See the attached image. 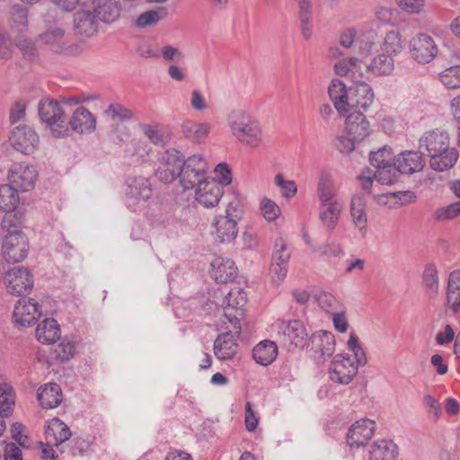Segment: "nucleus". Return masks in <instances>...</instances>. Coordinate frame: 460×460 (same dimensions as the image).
I'll list each match as a JSON object with an SVG mask.
<instances>
[{"mask_svg": "<svg viewBox=\"0 0 460 460\" xmlns=\"http://www.w3.org/2000/svg\"><path fill=\"white\" fill-rule=\"evenodd\" d=\"M419 149L427 154L430 167L437 172L451 169L459 158L457 149L450 146L448 132L440 128L425 131L419 138Z\"/></svg>", "mask_w": 460, "mask_h": 460, "instance_id": "obj_1", "label": "nucleus"}, {"mask_svg": "<svg viewBox=\"0 0 460 460\" xmlns=\"http://www.w3.org/2000/svg\"><path fill=\"white\" fill-rule=\"evenodd\" d=\"M367 362L363 347H347L337 354L330 367V378L339 384L348 385L358 373V368Z\"/></svg>", "mask_w": 460, "mask_h": 460, "instance_id": "obj_2", "label": "nucleus"}, {"mask_svg": "<svg viewBox=\"0 0 460 460\" xmlns=\"http://www.w3.org/2000/svg\"><path fill=\"white\" fill-rule=\"evenodd\" d=\"M228 126L234 137L251 147L261 143V130L259 123L243 110H234L227 117Z\"/></svg>", "mask_w": 460, "mask_h": 460, "instance_id": "obj_3", "label": "nucleus"}, {"mask_svg": "<svg viewBox=\"0 0 460 460\" xmlns=\"http://www.w3.org/2000/svg\"><path fill=\"white\" fill-rule=\"evenodd\" d=\"M243 217L240 201L234 198L229 201L225 215L217 216L212 222V234L220 243H231L238 234L237 224Z\"/></svg>", "mask_w": 460, "mask_h": 460, "instance_id": "obj_4", "label": "nucleus"}, {"mask_svg": "<svg viewBox=\"0 0 460 460\" xmlns=\"http://www.w3.org/2000/svg\"><path fill=\"white\" fill-rule=\"evenodd\" d=\"M38 112L55 137L69 135L67 118L58 102L54 99L41 100L38 105Z\"/></svg>", "mask_w": 460, "mask_h": 460, "instance_id": "obj_5", "label": "nucleus"}, {"mask_svg": "<svg viewBox=\"0 0 460 460\" xmlns=\"http://www.w3.org/2000/svg\"><path fill=\"white\" fill-rule=\"evenodd\" d=\"M208 169V164L201 155L196 154L187 159L182 156L179 171V181L182 189L190 190L207 179L205 175Z\"/></svg>", "mask_w": 460, "mask_h": 460, "instance_id": "obj_6", "label": "nucleus"}, {"mask_svg": "<svg viewBox=\"0 0 460 460\" xmlns=\"http://www.w3.org/2000/svg\"><path fill=\"white\" fill-rule=\"evenodd\" d=\"M182 162V155L175 148L165 150L159 158V165L155 177L161 182L171 183L179 179V171Z\"/></svg>", "mask_w": 460, "mask_h": 460, "instance_id": "obj_7", "label": "nucleus"}, {"mask_svg": "<svg viewBox=\"0 0 460 460\" xmlns=\"http://www.w3.org/2000/svg\"><path fill=\"white\" fill-rule=\"evenodd\" d=\"M6 290L13 296L30 293L33 288V279L30 271L23 267H13L4 277Z\"/></svg>", "mask_w": 460, "mask_h": 460, "instance_id": "obj_8", "label": "nucleus"}, {"mask_svg": "<svg viewBox=\"0 0 460 460\" xmlns=\"http://www.w3.org/2000/svg\"><path fill=\"white\" fill-rule=\"evenodd\" d=\"M247 303L245 292L236 287L232 288L224 297L222 306L224 308V315L229 323L238 324L244 317V306Z\"/></svg>", "mask_w": 460, "mask_h": 460, "instance_id": "obj_9", "label": "nucleus"}, {"mask_svg": "<svg viewBox=\"0 0 460 460\" xmlns=\"http://www.w3.org/2000/svg\"><path fill=\"white\" fill-rule=\"evenodd\" d=\"M2 249L4 257L8 262H19L27 256V238L19 230L10 231L4 236Z\"/></svg>", "mask_w": 460, "mask_h": 460, "instance_id": "obj_10", "label": "nucleus"}, {"mask_svg": "<svg viewBox=\"0 0 460 460\" xmlns=\"http://www.w3.org/2000/svg\"><path fill=\"white\" fill-rule=\"evenodd\" d=\"M438 52V46L434 40L426 33H418L410 41L411 58L420 64L431 62Z\"/></svg>", "mask_w": 460, "mask_h": 460, "instance_id": "obj_11", "label": "nucleus"}, {"mask_svg": "<svg viewBox=\"0 0 460 460\" xmlns=\"http://www.w3.org/2000/svg\"><path fill=\"white\" fill-rule=\"evenodd\" d=\"M271 332L283 338L280 342H289L291 345H298L307 337L305 328L300 320L287 322L278 319L271 325Z\"/></svg>", "mask_w": 460, "mask_h": 460, "instance_id": "obj_12", "label": "nucleus"}, {"mask_svg": "<svg viewBox=\"0 0 460 460\" xmlns=\"http://www.w3.org/2000/svg\"><path fill=\"white\" fill-rule=\"evenodd\" d=\"M9 140L13 148L22 154H32L38 147L40 138L35 130L28 126L15 127Z\"/></svg>", "mask_w": 460, "mask_h": 460, "instance_id": "obj_13", "label": "nucleus"}, {"mask_svg": "<svg viewBox=\"0 0 460 460\" xmlns=\"http://www.w3.org/2000/svg\"><path fill=\"white\" fill-rule=\"evenodd\" d=\"M38 172L33 165L27 164H14L10 169V183L23 192L31 190L37 181Z\"/></svg>", "mask_w": 460, "mask_h": 460, "instance_id": "obj_14", "label": "nucleus"}, {"mask_svg": "<svg viewBox=\"0 0 460 460\" xmlns=\"http://www.w3.org/2000/svg\"><path fill=\"white\" fill-rule=\"evenodd\" d=\"M152 194L153 190L147 178L138 176L128 180L126 199L128 206L132 209L136 210V207L146 202Z\"/></svg>", "mask_w": 460, "mask_h": 460, "instance_id": "obj_15", "label": "nucleus"}, {"mask_svg": "<svg viewBox=\"0 0 460 460\" xmlns=\"http://www.w3.org/2000/svg\"><path fill=\"white\" fill-rule=\"evenodd\" d=\"M224 194L223 188L215 179H204L196 186L195 199L204 208H214L218 205Z\"/></svg>", "mask_w": 460, "mask_h": 460, "instance_id": "obj_16", "label": "nucleus"}, {"mask_svg": "<svg viewBox=\"0 0 460 460\" xmlns=\"http://www.w3.org/2000/svg\"><path fill=\"white\" fill-rule=\"evenodd\" d=\"M374 101V92L365 82H357L354 88H350V96L348 102V114L365 111Z\"/></svg>", "mask_w": 460, "mask_h": 460, "instance_id": "obj_17", "label": "nucleus"}, {"mask_svg": "<svg viewBox=\"0 0 460 460\" xmlns=\"http://www.w3.org/2000/svg\"><path fill=\"white\" fill-rule=\"evenodd\" d=\"M40 305L33 299H20L13 310V320L16 325L26 327L34 324L41 316Z\"/></svg>", "mask_w": 460, "mask_h": 460, "instance_id": "obj_18", "label": "nucleus"}, {"mask_svg": "<svg viewBox=\"0 0 460 460\" xmlns=\"http://www.w3.org/2000/svg\"><path fill=\"white\" fill-rule=\"evenodd\" d=\"M376 423L370 419L356 420L349 429L348 443L350 447H364L374 436Z\"/></svg>", "mask_w": 460, "mask_h": 460, "instance_id": "obj_19", "label": "nucleus"}, {"mask_svg": "<svg viewBox=\"0 0 460 460\" xmlns=\"http://www.w3.org/2000/svg\"><path fill=\"white\" fill-rule=\"evenodd\" d=\"M346 131L357 143L365 141L372 133V128L367 117L361 112L346 114Z\"/></svg>", "mask_w": 460, "mask_h": 460, "instance_id": "obj_20", "label": "nucleus"}, {"mask_svg": "<svg viewBox=\"0 0 460 460\" xmlns=\"http://www.w3.org/2000/svg\"><path fill=\"white\" fill-rule=\"evenodd\" d=\"M67 123L69 130L79 134H89L96 128L95 116L83 106L75 109Z\"/></svg>", "mask_w": 460, "mask_h": 460, "instance_id": "obj_21", "label": "nucleus"}, {"mask_svg": "<svg viewBox=\"0 0 460 460\" xmlns=\"http://www.w3.org/2000/svg\"><path fill=\"white\" fill-rule=\"evenodd\" d=\"M91 9L100 22L111 23L119 19L121 5L119 0H93Z\"/></svg>", "mask_w": 460, "mask_h": 460, "instance_id": "obj_22", "label": "nucleus"}, {"mask_svg": "<svg viewBox=\"0 0 460 460\" xmlns=\"http://www.w3.org/2000/svg\"><path fill=\"white\" fill-rule=\"evenodd\" d=\"M343 208V201L319 205V219L326 232L332 233L334 231Z\"/></svg>", "mask_w": 460, "mask_h": 460, "instance_id": "obj_23", "label": "nucleus"}, {"mask_svg": "<svg viewBox=\"0 0 460 460\" xmlns=\"http://www.w3.org/2000/svg\"><path fill=\"white\" fill-rule=\"evenodd\" d=\"M328 94L338 113L341 116L348 114V102L350 96V88L347 89L342 81L334 79L329 85Z\"/></svg>", "mask_w": 460, "mask_h": 460, "instance_id": "obj_24", "label": "nucleus"}, {"mask_svg": "<svg viewBox=\"0 0 460 460\" xmlns=\"http://www.w3.org/2000/svg\"><path fill=\"white\" fill-rule=\"evenodd\" d=\"M99 22L91 8L83 9L74 15V29L76 33L90 37L97 31Z\"/></svg>", "mask_w": 460, "mask_h": 460, "instance_id": "obj_25", "label": "nucleus"}, {"mask_svg": "<svg viewBox=\"0 0 460 460\" xmlns=\"http://www.w3.org/2000/svg\"><path fill=\"white\" fill-rule=\"evenodd\" d=\"M211 276L220 283L233 281L237 275V268L233 260L217 257L211 262Z\"/></svg>", "mask_w": 460, "mask_h": 460, "instance_id": "obj_26", "label": "nucleus"}, {"mask_svg": "<svg viewBox=\"0 0 460 460\" xmlns=\"http://www.w3.org/2000/svg\"><path fill=\"white\" fill-rule=\"evenodd\" d=\"M399 456L397 445L391 439L376 440L369 447L368 460H396Z\"/></svg>", "mask_w": 460, "mask_h": 460, "instance_id": "obj_27", "label": "nucleus"}, {"mask_svg": "<svg viewBox=\"0 0 460 460\" xmlns=\"http://www.w3.org/2000/svg\"><path fill=\"white\" fill-rule=\"evenodd\" d=\"M395 164L402 173L411 174L420 172L425 165L423 153L419 151H404L395 159Z\"/></svg>", "mask_w": 460, "mask_h": 460, "instance_id": "obj_28", "label": "nucleus"}, {"mask_svg": "<svg viewBox=\"0 0 460 460\" xmlns=\"http://www.w3.org/2000/svg\"><path fill=\"white\" fill-rule=\"evenodd\" d=\"M45 437L49 444H54L58 447L70 438L71 432L65 422L54 418L48 421L45 426Z\"/></svg>", "mask_w": 460, "mask_h": 460, "instance_id": "obj_29", "label": "nucleus"}, {"mask_svg": "<svg viewBox=\"0 0 460 460\" xmlns=\"http://www.w3.org/2000/svg\"><path fill=\"white\" fill-rule=\"evenodd\" d=\"M367 200L364 194H356L350 201V216L355 226L365 234L367 226L366 213Z\"/></svg>", "mask_w": 460, "mask_h": 460, "instance_id": "obj_30", "label": "nucleus"}, {"mask_svg": "<svg viewBox=\"0 0 460 460\" xmlns=\"http://www.w3.org/2000/svg\"><path fill=\"white\" fill-rule=\"evenodd\" d=\"M40 405L46 409H53L62 402V391L55 383H49L38 389L37 394Z\"/></svg>", "mask_w": 460, "mask_h": 460, "instance_id": "obj_31", "label": "nucleus"}, {"mask_svg": "<svg viewBox=\"0 0 460 460\" xmlns=\"http://www.w3.org/2000/svg\"><path fill=\"white\" fill-rule=\"evenodd\" d=\"M36 337L40 343L53 345L60 338L59 324L55 319H45L36 328Z\"/></svg>", "mask_w": 460, "mask_h": 460, "instance_id": "obj_32", "label": "nucleus"}, {"mask_svg": "<svg viewBox=\"0 0 460 460\" xmlns=\"http://www.w3.org/2000/svg\"><path fill=\"white\" fill-rule=\"evenodd\" d=\"M320 204L341 201L338 199V189L333 180L327 173H322L316 188Z\"/></svg>", "mask_w": 460, "mask_h": 460, "instance_id": "obj_33", "label": "nucleus"}, {"mask_svg": "<svg viewBox=\"0 0 460 460\" xmlns=\"http://www.w3.org/2000/svg\"><path fill=\"white\" fill-rule=\"evenodd\" d=\"M363 67L374 75H389L394 68V58L386 53H382L374 58L369 63L363 61Z\"/></svg>", "mask_w": 460, "mask_h": 460, "instance_id": "obj_34", "label": "nucleus"}, {"mask_svg": "<svg viewBox=\"0 0 460 460\" xmlns=\"http://www.w3.org/2000/svg\"><path fill=\"white\" fill-rule=\"evenodd\" d=\"M29 11L26 7L16 4H13L9 12L7 23L9 28L14 32H24L29 26Z\"/></svg>", "mask_w": 460, "mask_h": 460, "instance_id": "obj_35", "label": "nucleus"}, {"mask_svg": "<svg viewBox=\"0 0 460 460\" xmlns=\"http://www.w3.org/2000/svg\"><path fill=\"white\" fill-rule=\"evenodd\" d=\"M298 5V20L303 37L305 40L313 34V4L310 0H296Z\"/></svg>", "mask_w": 460, "mask_h": 460, "instance_id": "obj_36", "label": "nucleus"}, {"mask_svg": "<svg viewBox=\"0 0 460 460\" xmlns=\"http://www.w3.org/2000/svg\"><path fill=\"white\" fill-rule=\"evenodd\" d=\"M362 64L363 60L356 58H344L335 64L334 70L340 76L351 75L356 82H358L363 77Z\"/></svg>", "mask_w": 460, "mask_h": 460, "instance_id": "obj_37", "label": "nucleus"}, {"mask_svg": "<svg viewBox=\"0 0 460 460\" xmlns=\"http://www.w3.org/2000/svg\"><path fill=\"white\" fill-rule=\"evenodd\" d=\"M210 125L208 123H200L193 120H185L181 124V132L183 136L193 141H203L210 131Z\"/></svg>", "mask_w": 460, "mask_h": 460, "instance_id": "obj_38", "label": "nucleus"}, {"mask_svg": "<svg viewBox=\"0 0 460 460\" xmlns=\"http://www.w3.org/2000/svg\"><path fill=\"white\" fill-rule=\"evenodd\" d=\"M404 46V39L401 32L393 30L385 34L382 44V49L385 53L390 56H396L403 50Z\"/></svg>", "mask_w": 460, "mask_h": 460, "instance_id": "obj_39", "label": "nucleus"}, {"mask_svg": "<svg viewBox=\"0 0 460 460\" xmlns=\"http://www.w3.org/2000/svg\"><path fill=\"white\" fill-rule=\"evenodd\" d=\"M19 203L18 190L12 184L0 185V209L13 211Z\"/></svg>", "mask_w": 460, "mask_h": 460, "instance_id": "obj_40", "label": "nucleus"}, {"mask_svg": "<svg viewBox=\"0 0 460 460\" xmlns=\"http://www.w3.org/2000/svg\"><path fill=\"white\" fill-rule=\"evenodd\" d=\"M15 394L13 388L7 383L0 384V416L8 417L13 411Z\"/></svg>", "mask_w": 460, "mask_h": 460, "instance_id": "obj_41", "label": "nucleus"}, {"mask_svg": "<svg viewBox=\"0 0 460 460\" xmlns=\"http://www.w3.org/2000/svg\"><path fill=\"white\" fill-rule=\"evenodd\" d=\"M65 35L64 30L55 28L48 30L47 31L39 35L38 40L49 46L53 51L59 52L63 49V38Z\"/></svg>", "mask_w": 460, "mask_h": 460, "instance_id": "obj_42", "label": "nucleus"}, {"mask_svg": "<svg viewBox=\"0 0 460 460\" xmlns=\"http://www.w3.org/2000/svg\"><path fill=\"white\" fill-rule=\"evenodd\" d=\"M166 14V10L164 7H160L156 10H148L137 16L135 25L143 29L155 26L162 21Z\"/></svg>", "mask_w": 460, "mask_h": 460, "instance_id": "obj_43", "label": "nucleus"}, {"mask_svg": "<svg viewBox=\"0 0 460 460\" xmlns=\"http://www.w3.org/2000/svg\"><path fill=\"white\" fill-rule=\"evenodd\" d=\"M400 172L401 171L394 162V164H389L385 166L383 165L380 168L376 169L374 177L382 184L391 185L397 181Z\"/></svg>", "mask_w": 460, "mask_h": 460, "instance_id": "obj_44", "label": "nucleus"}, {"mask_svg": "<svg viewBox=\"0 0 460 460\" xmlns=\"http://www.w3.org/2000/svg\"><path fill=\"white\" fill-rule=\"evenodd\" d=\"M15 45L25 59L33 61L38 58V49L32 39L26 36L17 37L15 39Z\"/></svg>", "mask_w": 460, "mask_h": 460, "instance_id": "obj_45", "label": "nucleus"}, {"mask_svg": "<svg viewBox=\"0 0 460 460\" xmlns=\"http://www.w3.org/2000/svg\"><path fill=\"white\" fill-rule=\"evenodd\" d=\"M260 211L267 222H274L281 215L279 206L274 200L266 197L261 199Z\"/></svg>", "mask_w": 460, "mask_h": 460, "instance_id": "obj_46", "label": "nucleus"}, {"mask_svg": "<svg viewBox=\"0 0 460 460\" xmlns=\"http://www.w3.org/2000/svg\"><path fill=\"white\" fill-rule=\"evenodd\" d=\"M278 347H253L252 357L254 360L262 366L271 364L277 358Z\"/></svg>", "mask_w": 460, "mask_h": 460, "instance_id": "obj_47", "label": "nucleus"}, {"mask_svg": "<svg viewBox=\"0 0 460 460\" xmlns=\"http://www.w3.org/2000/svg\"><path fill=\"white\" fill-rule=\"evenodd\" d=\"M422 279L425 287L432 293L436 294L438 291L439 281L437 267L433 263L425 266Z\"/></svg>", "mask_w": 460, "mask_h": 460, "instance_id": "obj_48", "label": "nucleus"}, {"mask_svg": "<svg viewBox=\"0 0 460 460\" xmlns=\"http://www.w3.org/2000/svg\"><path fill=\"white\" fill-rule=\"evenodd\" d=\"M440 80L448 89L460 87V66H453L440 73Z\"/></svg>", "mask_w": 460, "mask_h": 460, "instance_id": "obj_49", "label": "nucleus"}, {"mask_svg": "<svg viewBox=\"0 0 460 460\" xmlns=\"http://www.w3.org/2000/svg\"><path fill=\"white\" fill-rule=\"evenodd\" d=\"M49 349V355L46 359L49 365L66 361L75 354V347H50Z\"/></svg>", "mask_w": 460, "mask_h": 460, "instance_id": "obj_50", "label": "nucleus"}, {"mask_svg": "<svg viewBox=\"0 0 460 460\" xmlns=\"http://www.w3.org/2000/svg\"><path fill=\"white\" fill-rule=\"evenodd\" d=\"M230 324L233 329L218 334L214 341V345H237V338H239L242 329L241 323Z\"/></svg>", "mask_w": 460, "mask_h": 460, "instance_id": "obj_51", "label": "nucleus"}, {"mask_svg": "<svg viewBox=\"0 0 460 460\" xmlns=\"http://www.w3.org/2000/svg\"><path fill=\"white\" fill-rule=\"evenodd\" d=\"M392 161L393 153L390 147H384L376 152H371L369 155L370 164L376 169L392 164Z\"/></svg>", "mask_w": 460, "mask_h": 460, "instance_id": "obj_52", "label": "nucleus"}, {"mask_svg": "<svg viewBox=\"0 0 460 460\" xmlns=\"http://www.w3.org/2000/svg\"><path fill=\"white\" fill-rule=\"evenodd\" d=\"M144 135L155 146H164L167 142V137L158 126L144 124L142 127Z\"/></svg>", "mask_w": 460, "mask_h": 460, "instance_id": "obj_53", "label": "nucleus"}, {"mask_svg": "<svg viewBox=\"0 0 460 460\" xmlns=\"http://www.w3.org/2000/svg\"><path fill=\"white\" fill-rule=\"evenodd\" d=\"M105 113L112 119H117L120 121L130 120L134 116L132 111L119 103L110 104Z\"/></svg>", "mask_w": 460, "mask_h": 460, "instance_id": "obj_54", "label": "nucleus"}, {"mask_svg": "<svg viewBox=\"0 0 460 460\" xmlns=\"http://www.w3.org/2000/svg\"><path fill=\"white\" fill-rule=\"evenodd\" d=\"M290 259V252L287 249V244L282 238H279L275 243L274 252L272 254L271 262L288 266Z\"/></svg>", "mask_w": 460, "mask_h": 460, "instance_id": "obj_55", "label": "nucleus"}, {"mask_svg": "<svg viewBox=\"0 0 460 460\" xmlns=\"http://www.w3.org/2000/svg\"><path fill=\"white\" fill-rule=\"evenodd\" d=\"M14 53V47L7 32L0 29V59L11 60Z\"/></svg>", "mask_w": 460, "mask_h": 460, "instance_id": "obj_56", "label": "nucleus"}, {"mask_svg": "<svg viewBox=\"0 0 460 460\" xmlns=\"http://www.w3.org/2000/svg\"><path fill=\"white\" fill-rule=\"evenodd\" d=\"M11 433L13 438L22 447L28 448L30 447V438L28 430L24 425L20 422H15L11 427Z\"/></svg>", "mask_w": 460, "mask_h": 460, "instance_id": "obj_57", "label": "nucleus"}, {"mask_svg": "<svg viewBox=\"0 0 460 460\" xmlns=\"http://www.w3.org/2000/svg\"><path fill=\"white\" fill-rule=\"evenodd\" d=\"M460 216V200L447 207L438 208L435 217L438 220H450Z\"/></svg>", "mask_w": 460, "mask_h": 460, "instance_id": "obj_58", "label": "nucleus"}, {"mask_svg": "<svg viewBox=\"0 0 460 460\" xmlns=\"http://www.w3.org/2000/svg\"><path fill=\"white\" fill-rule=\"evenodd\" d=\"M312 345H335L336 341L332 332L321 330L307 339Z\"/></svg>", "mask_w": 460, "mask_h": 460, "instance_id": "obj_59", "label": "nucleus"}, {"mask_svg": "<svg viewBox=\"0 0 460 460\" xmlns=\"http://www.w3.org/2000/svg\"><path fill=\"white\" fill-rule=\"evenodd\" d=\"M312 250L321 256L340 257L344 254L341 245L337 243H329L319 247H314Z\"/></svg>", "mask_w": 460, "mask_h": 460, "instance_id": "obj_60", "label": "nucleus"}, {"mask_svg": "<svg viewBox=\"0 0 460 460\" xmlns=\"http://www.w3.org/2000/svg\"><path fill=\"white\" fill-rule=\"evenodd\" d=\"M275 183L281 189L282 195L288 199L294 197L297 192L296 182L294 181H286L280 173L275 176Z\"/></svg>", "mask_w": 460, "mask_h": 460, "instance_id": "obj_61", "label": "nucleus"}, {"mask_svg": "<svg viewBox=\"0 0 460 460\" xmlns=\"http://www.w3.org/2000/svg\"><path fill=\"white\" fill-rule=\"evenodd\" d=\"M356 144L357 143L348 134L347 136H338L334 140V145L337 149L341 154L345 155L351 153L355 149Z\"/></svg>", "mask_w": 460, "mask_h": 460, "instance_id": "obj_62", "label": "nucleus"}, {"mask_svg": "<svg viewBox=\"0 0 460 460\" xmlns=\"http://www.w3.org/2000/svg\"><path fill=\"white\" fill-rule=\"evenodd\" d=\"M288 266L278 264L277 262H271L270 267V277L271 281L275 284H279L284 281L287 277Z\"/></svg>", "mask_w": 460, "mask_h": 460, "instance_id": "obj_63", "label": "nucleus"}, {"mask_svg": "<svg viewBox=\"0 0 460 460\" xmlns=\"http://www.w3.org/2000/svg\"><path fill=\"white\" fill-rule=\"evenodd\" d=\"M316 301L321 308L326 312L334 309L337 304L336 298L332 294L325 291H321L317 294Z\"/></svg>", "mask_w": 460, "mask_h": 460, "instance_id": "obj_64", "label": "nucleus"}]
</instances>
